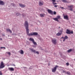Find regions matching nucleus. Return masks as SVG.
Listing matches in <instances>:
<instances>
[{
  "instance_id": "1",
  "label": "nucleus",
  "mask_w": 75,
  "mask_h": 75,
  "mask_svg": "<svg viewBox=\"0 0 75 75\" xmlns=\"http://www.w3.org/2000/svg\"><path fill=\"white\" fill-rule=\"evenodd\" d=\"M26 28V30L27 34V35L32 36L33 35H38V33L36 32H33L29 34V29H28V23L27 21H25L24 24Z\"/></svg>"
},
{
  "instance_id": "2",
  "label": "nucleus",
  "mask_w": 75,
  "mask_h": 75,
  "mask_svg": "<svg viewBox=\"0 0 75 75\" xmlns=\"http://www.w3.org/2000/svg\"><path fill=\"white\" fill-rule=\"evenodd\" d=\"M61 18V16H57V18H53V19L54 21H57V22H59V20L58 19H60Z\"/></svg>"
},
{
  "instance_id": "3",
  "label": "nucleus",
  "mask_w": 75,
  "mask_h": 75,
  "mask_svg": "<svg viewBox=\"0 0 75 75\" xmlns=\"http://www.w3.org/2000/svg\"><path fill=\"white\" fill-rule=\"evenodd\" d=\"M4 67H5V65L3 62H1L0 65V69L3 68H4Z\"/></svg>"
},
{
  "instance_id": "4",
  "label": "nucleus",
  "mask_w": 75,
  "mask_h": 75,
  "mask_svg": "<svg viewBox=\"0 0 75 75\" xmlns=\"http://www.w3.org/2000/svg\"><path fill=\"white\" fill-rule=\"evenodd\" d=\"M66 33L68 34H73L74 32H73V31H71V32L70 30H69L67 29L66 30Z\"/></svg>"
},
{
  "instance_id": "5",
  "label": "nucleus",
  "mask_w": 75,
  "mask_h": 75,
  "mask_svg": "<svg viewBox=\"0 0 75 75\" xmlns=\"http://www.w3.org/2000/svg\"><path fill=\"white\" fill-rule=\"evenodd\" d=\"M57 67H58V66H56L55 67H54V68H53L52 69V72H55L56 71Z\"/></svg>"
},
{
  "instance_id": "6",
  "label": "nucleus",
  "mask_w": 75,
  "mask_h": 75,
  "mask_svg": "<svg viewBox=\"0 0 75 75\" xmlns=\"http://www.w3.org/2000/svg\"><path fill=\"white\" fill-rule=\"evenodd\" d=\"M52 42L55 45L57 44V40L56 39L54 38L52 40Z\"/></svg>"
},
{
  "instance_id": "7",
  "label": "nucleus",
  "mask_w": 75,
  "mask_h": 75,
  "mask_svg": "<svg viewBox=\"0 0 75 75\" xmlns=\"http://www.w3.org/2000/svg\"><path fill=\"white\" fill-rule=\"evenodd\" d=\"M64 18L65 20H69V17L68 15H64Z\"/></svg>"
},
{
  "instance_id": "8",
  "label": "nucleus",
  "mask_w": 75,
  "mask_h": 75,
  "mask_svg": "<svg viewBox=\"0 0 75 75\" xmlns=\"http://www.w3.org/2000/svg\"><path fill=\"white\" fill-rule=\"evenodd\" d=\"M59 32H61V33H57V34L56 35L57 36H59V35H61L62 34V29L61 30H60Z\"/></svg>"
},
{
  "instance_id": "9",
  "label": "nucleus",
  "mask_w": 75,
  "mask_h": 75,
  "mask_svg": "<svg viewBox=\"0 0 75 75\" xmlns=\"http://www.w3.org/2000/svg\"><path fill=\"white\" fill-rule=\"evenodd\" d=\"M74 6L73 5H71L70 6H68V8H70V10L71 11H72L73 10V8Z\"/></svg>"
},
{
  "instance_id": "10",
  "label": "nucleus",
  "mask_w": 75,
  "mask_h": 75,
  "mask_svg": "<svg viewBox=\"0 0 75 75\" xmlns=\"http://www.w3.org/2000/svg\"><path fill=\"white\" fill-rule=\"evenodd\" d=\"M47 11L48 13L49 14H53V12L50 9H48Z\"/></svg>"
},
{
  "instance_id": "11",
  "label": "nucleus",
  "mask_w": 75,
  "mask_h": 75,
  "mask_svg": "<svg viewBox=\"0 0 75 75\" xmlns=\"http://www.w3.org/2000/svg\"><path fill=\"white\" fill-rule=\"evenodd\" d=\"M29 50L30 51H31L32 52H34V53H36V51H35V50H33V48H30Z\"/></svg>"
},
{
  "instance_id": "12",
  "label": "nucleus",
  "mask_w": 75,
  "mask_h": 75,
  "mask_svg": "<svg viewBox=\"0 0 75 75\" xmlns=\"http://www.w3.org/2000/svg\"><path fill=\"white\" fill-rule=\"evenodd\" d=\"M68 36H67V35H66L65 36L64 38V39L63 40V41H65V40L68 39Z\"/></svg>"
},
{
  "instance_id": "13",
  "label": "nucleus",
  "mask_w": 75,
  "mask_h": 75,
  "mask_svg": "<svg viewBox=\"0 0 75 75\" xmlns=\"http://www.w3.org/2000/svg\"><path fill=\"white\" fill-rule=\"evenodd\" d=\"M0 5H4V2H3V1H0Z\"/></svg>"
},
{
  "instance_id": "14",
  "label": "nucleus",
  "mask_w": 75,
  "mask_h": 75,
  "mask_svg": "<svg viewBox=\"0 0 75 75\" xmlns=\"http://www.w3.org/2000/svg\"><path fill=\"white\" fill-rule=\"evenodd\" d=\"M8 69L10 71H13L14 70V69L13 68H8Z\"/></svg>"
},
{
  "instance_id": "15",
  "label": "nucleus",
  "mask_w": 75,
  "mask_h": 75,
  "mask_svg": "<svg viewBox=\"0 0 75 75\" xmlns=\"http://www.w3.org/2000/svg\"><path fill=\"white\" fill-rule=\"evenodd\" d=\"M19 5L20 7H25V6L24 5H23L21 4H19Z\"/></svg>"
},
{
  "instance_id": "16",
  "label": "nucleus",
  "mask_w": 75,
  "mask_h": 75,
  "mask_svg": "<svg viewBox=\"0 0 75 75\" xmlns=\"http://www.w3.org/2000/svg\"><path fill=\"white\" fill-rule=\"evenodd\" d=\"M52 3L54 4V5H55V4H57L56 3H55V0H52Z\"/></svg>"
},
{
  "instance_id": "17",
  "label": "nucleus",
  "mask_w": 75,
  "mask_h": 75,
  "mask_svg": "<svg viewBox=\"0 0 75 75\" xmlns=\"http://www.w3.org/2000/svg\"><path fill=\"white\" fill-rule=\"evenodd\" d=\"M39 6H42L43 5V2L41 1L39 3Z\"/></svg>"
},
{
  "instance_id": "18",
  "label": "nucleus",
  "mask_w": 75,
  "mask_h": 75,
  "mask_svg": "<svg viewBox=\"0 0 75 75\" xmlns=\"http://www.w3.org/2000/svg\"><path fill=\"white\" fill-rule=\"evenodd\" d=\"M29 41H32V42H33L34 41V39L31 38H30L29 39Z\"/></svg>"
},
{
  "instance_id": "19",
  "label": "nucleus",
  "mask_w": 75,
  "mask_h": 75,
  "mask_svg": "<svg viewBox=\"0 0 75 75\" xmlns=\"http://www.w3.org/2000/svg\"><path fill=\"white\" fill-rule=\"evenodd\" d=\"M40 16L41 17H44L45 16V14H40Z\"/></svg>"
},
{
  "instance_id": "20",
  "label": "nucleus",
  "mask_w": 75,
  "mask_h": 75,
  "mask_svg": "<svg viewBox=\"0 0 75 75\" xmlns=\"http://www.w3.org/2000/svg\"><path fill=\"white\" fill-rule=\"evenodd\" d=\"M6 31L7 32L9 31L10 33H12L11 31V30H10V29H7Z\"/></svg>"
},
{
  "instance_id": "21",
  "label": "nucleus",
  "mask_w": 75,
  "mask_h": 75,
  "mask_svg": "<svg viewBox=\"0 0 75 75\" xmlns=\"http://www.w3.org/2000/svg\"><path fill=\"white\" fill-rule=\"evenodd\" d=\"M62 1L63 3H68V1H67L66 0H63Z\"/></svg>"
},
{
  "instance_id": "22",
  "label": "nucleus",
  "mask_w": 75,
  "mask_h": 75,
  "mask_svg": "<svg viewBox=\"0 0 75 75\" xmlns=\"http://www.w3.org/2000/svg\"><path fill=\"white\" fill-rule=\"evenodd\" d=\"M20 54H24V51L23 50H21L20 51Z\"/></svg>"
},
{
  "instance_id": "23",
  "label": "nucleus",
  "mask_w": 75,
  "mask_h": 75,
  "mask_svg": "<svg viewBox=\"0 0 75 75\" xmlns=\"http://www.w3.org/2000/svg\"><path fill=\"white\" fill-rule=\"evenodd\" d=\"M33 43L35 45H37V43L34 41V40L33 42Z\"/></svg>"
},
{
  "instance_id": "24",
  "label": "nucleus",
  "mask_w": 75,
  "mask_h": 75,
  "mask_svg": "<svg viewBox=\"0 0 75 75\" xmlns=\"http://www.w3.org/2000/svg\"><path fill=\"white\" fill-rule=\"evenodd\" d=\"M66 74H67L68 75H70L71 73H70V72L69 71H67L66 73Z\"/></svg>"
},
{
  "instance_id": "25",
  "label": "nucleus",
  "mask_w": 75,
  "mask_h": 75,
  "mask_svg": "<svg viewBox=\"0 0 75 75\" xmlns=\"http://www.w3.org/2000/svg\"><path fill=\"white\" fill-rule=\"evenodd\" d=\"M71 51H72V49H70L67 51L68 52H71Z\"/></svg>"
},
{
  "instance_id": "26",
  "label": "nucleus",
  "mask_w": 75,
  "mask_h": 75,
  "mask_svg": "<svg viewBox=\"0 0 75 75\" xmlns=\"http://www.w3.org/2000/svg\"><path fill=\"white\" fill-rule=\"evenodd\" d=\"M16 16H19V15H20V13L18 12L16 13Z\"/></svg>"
},
{
  "instance_id": "27",
  "label": "nucleus",
  "mask_w": 75,
  "mask_h": 75,
  "mask_svg": "<svg viewBox=\"0 0 75 75\" xmlns=\"http://www.w3.org/2000/svg\"><path fill=\"white\" fill-rule=\"evenodd\" d=\"M3 48H4V49H6V47H0L1 49H3Z\"/></svg>"
},
{
  "instance_id": "28",
  "label": "nucleus",
  "mask_w": 75,
  "mask_h": 75,
  "mask_svg": "<svg viewBox=\"0 0 75 75\" xmlns=\"http://www.w3.org/2000/svg\"><path fill=\"white\" fill-rule=\"evenodd\" d=\"M7 54H8V55H11V53H10V52H7Z\"/></svg>"
},
{
  "instance_id": "29",
  "label": "nucleus",
  "mask_w": 75,
  "mask_h": 75,
  "mask_svg": "<svg viewBox=\"0 0 75 75\" xmlns=\"http://www.w3.org/2000/svg\"><path fill=\"white\" fill-rule=\"evenodd\" d=\"M11 5H12L13 6H16V5H15V4H12Z\"/></svg>"
},
{
  "instance_id": "30",
  "label": "nucleus",
  "mask_w": 75,
  "mask_h": 75,
  "mask_svg": "<svg viewBox=\"0 0 75 75\" xmlns=\"http://www.w3.org/2000/svg\"><path fill=\"white\" fill-rule=\"evenodd\" d=\"M3 75V74L2 73V72L0 71V75Z\"/></svg>"
},
{
  "instance_id": "31",
  "label": "nucleus",
  "mask_w": 75,
  "mask_h": 75,
  "mask_svg": "<svg viewBox=\"0 0 75 75\" xmlns=\"http://www.w3.org/2000/svg\"><path fill=\"white\" fill-rule=\"evenodd\" d=\"M66 65H67V66H68L69 65V64L68 63H66Z\"/></svg>"
},
{
  "instance_id": "32",
  "label": "nucleus",
  "mask_w": 75,
  "mask_h": 75,
  "mask_svg": "<svg viewBox=\"0 0 75 75\" xmlns=\"http://www.w3.org/2000/svg\"><path fill=\"white\" fill-rule=\"evenodd\" d=\"M56 14H57V13H56V12L54 11V15H55Z\"/></svg>"
},
{
  "instance_id": "33",
  "label": "nucleus",
  "mask_w": 75,
  "mask_h": 75,
  "mask_svg": "<svg viewBox=\"0 0 75 75\" xmlns=\"http://www.w3.org/2000/svg\"><path fill=\"white\" fill-rule=\"evenodd\" d=\"M63 73H65V74H66V73H67V72H66V71H63Z\"/></svg>"
},
{
  "instance_id": "34",
  "label": "nucleus",
  "mask_w": 75,
  "mask_h": 75,
  "mask_svg": "<svg viewBox=\"0 0 75 75\" xmlns=\"http://www.w3.org/2000/svg\"><path fill=\"white\" fill-rule=\"evenodd\" d=\"M36 52V54H39V52Z\"/></svg>"
},
{
  "instance_id": "35",
  "label": "nucleus",
  "mask_w": 75,
  "mask_h": 75,
  "mask_svg": "<svg viewBox=\"0 0 75 75\" xmlns=\"http://www.w3.org/2000/svg\"><path fill=\"white\" fill-rule=\"evenodd\" d=\"M60 8H62V9H64V7H60Z\"/></svg>"
},
{
  "instance_id": "36",
  "label": "nucleus",
  "mask_w": 75,
  "mask_h": 75,
  "mask_svg": "<svg viewBox=\"0 0 75 75\" xmlns=\"http://www.w3.org/2000/svg\"><path fill=\"white\" fill-rule=\"evenodd\" d=\"M22 16H23V17H24L25 14H22Z\"/></svg>"
},
{
  "instance_id": "37",
  "label": "nucleus",
  "mask_w": 75,
  "mask_h": 75,
  "mask_svg": "<svg viewBox=\"0 0 75 75\" xmlns=\"http://www.w3.org/2000/svg\"><path fill=\"white\" fill-rule=\"evenodd\" d=\"M57 6V5H55L54 6V7H57V6Z\"/></svg>"
},
{
  "instance_id": "38",
  "label": "nucleus",
  "mask_w": 75,
  "mask_h": 75,
  "mask_svg": "<svg viewBox=\"0 0 75 75\" xmlns=\"http://www.w3.org/2000/svg\"><path fill=\"white\" fill-rule=\"evenodd\" d=\"M32 68H33V67H30V69H32Z\"/></svg>"
},
{
  "instance_id": "39",
  "label": "nucleus",
  "mask_w": 75,
  "mask_h": 75,
  "mask_svg": "<svg viewBox=\"0 0 75 75\" xmlns=\"http://www.w3.org/2000/svg\"><path fill=\"white\" fill-rule=\"evenodd\" d=\"M61 38H63V39H64V37H62Z\"/></svg>"
},
{
  "instance_id": "40",
  "label": "nucleus",
  "mask_w": 75,
  "mask_h": 75,
  "mask_svg": "<svg viewBox=\"0 0 75 75\" xmlns=\"http://www.w3.org/2000/svg\"><path fill=\"white\" fill-rule=\"evenodd\" d=\"M61 28L59 26V28Z\"/></svg>"
},
{
  "instance_id": "41",
  "label": "nucleus",
  "mask_w": 75,
  "mask_h": 75,
  "mask_svg": "<svg viewBox=\"0 0 75 75\" xmlns=\"http://www.w3.org/2000/svg\"><path fill=\"white\" fill-rule=\"evenodd\" d=\"M33 47H35H35H36V46H33Z\"/></svg>"
},
{
  "instance_id": "42",
  "label": "nucleus",
  "mask_w": 75,
  "mask_h": 75,
  "mask_svg": "<svg viewBox=\"0 0 75 75\" xmlns=\"http://www.w3.org/2000/svg\"><path fill=\"white\" fill-rule=\"evenodd\" d=\"M14 66L15 67V65H14Z\"/></svg>"
},
{
  "instance_id": "43",
  "label": "nucleus",
  "mask_w": 75,
  "mask_h": 75,
  "mask_svg": "<svg viewBox=\"0 0 75 75\" xmlns=\"http://www.w3.org/2000/svg\"><path fill=\"white\" fill-rule=\"evenodd\" d=\"M74 61H75V59H74Z\"/></svg>"
}]
</instances>
